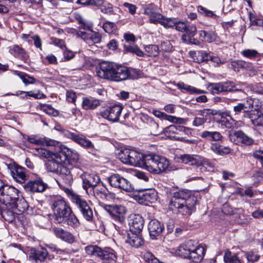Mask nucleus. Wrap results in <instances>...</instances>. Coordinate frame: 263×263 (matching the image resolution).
I'll use <instances>...</instances> for the list:
<instances>
[{
  "instance_id": "nucleus-1",
  "label": "nucleus",
  "mask_w": 263,
  "mask_h": 263,
  "mask_svg": "<svg viewBox=\"0 0 263 263\" xmlns=\"http://www.w3.org/2000/svg\"><path fill=\"white\" fill-rule=\"evenodd\" d=\"M96 73L101 78L115 82L137 79L141 76L139 70L108 61L101 62L97 67Z\"/></svg>"
},
{
  "instance_id": "nucleus-2",
  "label": "nucleus",
  "mask_w": 263,
  "mask_h": 263,
  "mask_svg": "<svg viewBox=\"0 0 263 263\" xmlns=\"http://www.w3.org/2000/svg\"><path fill=\"white\" fill-rule=\"evenodd\" d=\"M197 198L190 191L181 189L172 193L169 209L175 213L189 216L195 211Z\"/></svg>"
},
{
  "instance_id": "nucleus-3",
  "label": "nucleus",
  "mask_w": 263,
  "mask_h": 263,
  "mask_svg": "<svg viewBox=\"0 0 263 263\" xmlns=\"http://www.w3.org/2000/svg\"><path fill=\"white\" fill-rule=\"evenodd\" d=\"M56 223L65 224L74 229L80 226V222L73 213L69 204L62 197H57L51 206Z\"/></svg>"
},
{
  "instance_id": "nucleus-4",
  "label": "nucleus",
  "mask_w": 263,
  "mask_h": 263,
  "mask_svg": "<svg viewBox=\"0 0 263 263\" xmlns=\"http://www.w3.org/2000/svg\"><path fill=\"white\" fill-rule=\"evenodd\" d=\"M205 252L203 246L197 245L195 241L189 240L177 249H173L171 253L176 256L188 258L193 262H199L203 259Z\"/></svg>"
},
{
  "instance_id": "nucleus-5",
  "label": "nucleus",
  "mask_w": 263,
  "mask_h": 263,
  "mask_svg": "<svg viewBox=\"0 0 263 263\" xmlns=\"http://www.w3.org/2000/svg\"><path fill=\"white\" fill-rule=\"evenodd\" d=\"M58 184L71 201L76 205L83 217L87 221H92L93 212L89 203L80 196L76 194L70 187H66L60 182H58Z\"/></svg>"
},
{
  "instance_id": "nucleus-6",
  "label": "nucleus",
  "mask_w": 263,
  "mask_h": 263,
  "mask_svg": "<svg viewBox=\"0 0 263 263\" xmlns=\"http://www.w3.org/2000/svg\"><path fill=\"white\" fill-rule=\"evenodd\" d=\"M208 88L213 93L218 94L222 92L240 91L246 94L245 89H251V86L246 82H238L235 84L233 81H227L216 83H211Z\"/></svg>"
},
{
  "instance_id": "nucleus-7",
  "label": "nucleus",
  "mask_w": 263,
  "mask_h": 263,
  "mask_svg": "<svg viewBox=\"0 0 263 263\" xmlns=\"http://www.w3.org/2000/svg\"><path fill=\"white\" fill-rule=\"evenodd\" d=\"M144 162L143 168L151 173L157 174L165 171L170 165L167 159L158 155H145Z\"/></svg>"
},
{
  "instance_id": "nucleus-8",
  "label": "nucleus",
  "mask_w": 263,
  "mask_h": 263,
  "mask_svg": "<svg viewBox=\"0 0 263 263\" xmlns=\"http://www.w3.org/2000/svg\"><path fill=\"white\" fill-rule=\"evenodd\" d=\"M145 156L134 149L124 148L118 153V157L125 164L143 168L144 166Z\"/></svg>"
},
{
  "instance_id": "nucleus-9",
  "label": "nucleus",
  "mask_w": 263,
  "mask_h": 263,
  "mask_svg": "<svg viewBox=\"0 0 263 263\" xmlns=\"http://www.w3.org/2000/svg\"><path fill=\"white\" fill-rule=\"evenodd\" d=\"M18 198V190L12 186L6 185L0 192V202L5 206H15Z\"/></svg>"
},
{
  "instance_id": "nucleus-10",
  "label": "nucleus",
  "mask_w": 263,
  "mask_h": 263,
  "mask_svg": "<svg viewBox=\"0 0 263 263\" xmlns=\"http://www.w3.org/2000/svg\"><path fill=\"white\" fill-rule=\"evenodd\" d=\"M104 209L115 222L122 224L125 221L127 209L124 206L119 204H105Z\"/></svg>"
},
{
  "instance_id": "nucleus-11",
  "label": "nucleus",
  "mask_w": 263,
  "mask_h": 263,
  "mask_svg": "<svg viewBox=\"0 0 263 263\" xmlns=\"http://www.w3.org/2000/svg\"><path fill=\"white\" fill-rule=\"evenodd\" d=\"M108 182L112 187L127 192H130L134 190L130 182L127 179L117 174H113L108 177Z\"/></svg>"
},
{
  "instance_id": "nucleus-12",
  "label": "nucleus",
  "mask_w": 263,
  "mask_h": 263,
  "mask_svg": "<svg viewBox=\"0 0 263 263\" xmlns=\"http://www.w3.org/2000/svg\"><path fill=\"white\" fill-rule=\"evenodd\" d=\"M123 108L120 105H115L108 107L100 112V115L104 118L112 122H117L119 119Z\"/></svg>"
},
{
  "instance_id": "nucleus-13",
  "label": "nucleus",
  "mask_w": 263,
  "mask_h": 263,
  "mask_svg": "<svg viewBox=\"0 0 263 263\" xmlns=\"http://www.w3.org/2000/svg\"><path fill=\"white\" fill-rule=\"evenodd\" d=\"M77 35L89 45L99 43L101 41V35L92 30L89 31L79 30L77 31Z\"/></svg>"
},
{
  "instance_id": "nucleus-14",
  "label": "nucleus",
  "mask_w": 263,
  "mask_h": 263,
  "mask_svg": "<svg viewBox=\"0 0 263 263\" xmlns=\"http://www.w3.org/2000/svg\"><path fill=\"white\" fill-rule=\"evenodd\" d=\"M231 141L237 145H250L253 142L252 138L249 137L241 131H237L229 134Z\"/></svg>"
},
{
  "instance_id": "nucleus-15",
  "label": "nucleus",
  "mask_w": 263,
  "mask_h": 263,
  "mask_svg": "<svg viewBox=\"0 0 263 263\" xmlns=\"http://www.w3.org/2000/svg\"><path fill=\"white\" fill-rule=\"evenodd\" d=\"M78 144L87 149H93L94 146L92 142L88 139L85 136L76 131L70 134L69 138Z\"/></svg>"
},
{
  "instance_id": "nucleus-16",
  "label": "nucleus",
  "mask_w": 263,
  "mask_h": 263,
  "mask_svg": "<svg viewBox=\"0 0 263 263\" xmlns=\"http://www.w3.org/2000/svg\"><path fill=\"white\" fill-rule=\"evenodd\" d=\"M158 198L157 192L155 189H149L141 192L138 196L139 203L147 205L149 203H154Z\"/></svg>"
},
{
  "instance_id": "nucleus-17",
  "label": "nucleus",
  "mask_w": 263,
  "mask_h": 263,
  "mask_svg": "<svg viewBox=\"0 0 263 263\" xmlns=\"http://www.w3.org/2000/svg\"><path fill=\"white\" fill-rule=\"evenodd\" d=\"M47 187V184L40 177L35 180H30L24 185L26 191L31 192H43Z\"/></svg>"
},
{
  "instance_id": "nucleus-18",
  "label": "nucleus",
  "mask_w": 263,
  "mask_h": 263,
  "mask_svg": "<svg viewBox=\"0 0 263 263\" xmlns=\"http://www.w3.org/2000/svg\"><path fill=\"white\" fill-rule=\"evenodd\" d=\"M8 168L10 171L11 174L13 178L20 183L24 182L26 180V169L15 164H10Z\"/></svg>"
},
{
  "instance_id": "nucleus-19",
  "label": "nucleus",
  "mask_w": 263,
  "mask_h": 263,
  "mask_svg": "<svg viewBox=\"0 0 263 263\" xmlns=\"http://www.w3.org/2000/svg\"><path fill=\"white\" fill-rule=\"evenodd\" d=\"M144 226V220L139 214L131 215L129 220V230L131 232L141 233Z\"/></svg>"
},
{
  "instance_id": "nucleus-20",
  "label": "nucleus",
  "mask_w": 263,
  "mask_h": 263,
  "mask_svg": "<svg viewBox=\"0 0 263 263\" xmlns=\"http://www.w3.org/2000/svg\"><path fill=\"white\" fill-rule=\"evenodd\" d=\"M54 235L62 240L68 243L72 244L76 241L75 237L72 233L60 227H54L52 229Z\"/></svg>"
},
{
  "instance_id": "nucleus-21",
  "label": "nucleus",
  "mask_w": 263,
  "mask_h": 263,
  "mask_svg": "<svg viewBox=\"0 0 263 263\" xmlns=\"http://www.w3.org/2000/svg\"><path fill=\"white\" fill-rule=\"evenodd\" d=\"M81 177L83 181V187L86 191L88 188L96 186L100 181L99 177L93 174L84 173Z\"/></svg>"
},
{
  "instance_id": "nucleus-22",
  "label": "nucleus",
  "mask_w": 263,
  "mask_h": 263,
  "mask_svg": "<svg viewBox=\"0 0 263 263\" xmlns=\"http://www.w3.org/2000/svg\"><path fill=\"white\" fill-rule=\"evenodd\" d=\"M51 158V160H49L46 163V169L48 172H58L59 169L61 170L62 166H65L62 165V163H64L62 161L63 159L57 153Z\"/></svg>"
},
{
  "instance_id": "nucleus-23",
  "label": "nucleus",
  "mask_w": 263,
  "mask_h": 263,
  "mask_svg": "<svg viewBox=\"0 0 263 263\" xmlns=\"http://www.w3.org/2000/svg\"><path fill=\"white\" fill-rule=\"evenodd\" d=\"M48 255V253L46 249L41 246L30 250V257L32 258L36 263L44 261Z\"/></svg>"
},
{
  "instance_id": "nucleus-24",
  "label": "nucleus",
  "mask_w": 263,
  "mask_h": 263,
  "mask_svg": "<svg viewBox=\"0 0 263 263\" xmlns=\"http://www.w3.org/2000/svg\"><path fill=\"white\" fill-rule=\"evenodd\" d=\"M148 229L150 237L152 239H156L162 233L164 226L157 220L153 219L149 221Z\"/></svg>"
},
{
  "instance_id": "nucleus-25",
  "label": "nucleus",
  "mask_w": 263,
  "mask_h": 263,
  "mask_svg": "<svg viewBox=\"0 0 263 263\" xmlns=\"http://www.w3.org/2000/svg\"><path fill=\"white\" fill-rule=\"evenodd\" d=\"M99 258L103 263H115L117 256L115 251L110 248H105L101 251Z\"/></svg>"
},
{
  "instance_id": "nucleus-26",
  "label": "nucleus",
  "mask_w": 263,
  "mask_h": 263,
  "mask_svg": "<svg viewBox=\"0 0 263 263\" xmlns=\"http://www.w3.org/2000/svg\"><path fill=\"white\" fill-rule=\"evenodd\" d=\"M12 206H5V204H2L1 208L0 214L3 218L9 222L12 221L15 217V214L16 213V209L17 207V203L15 204L14 207Z\"/></svg>"
},
{
  "instance_id": "nucleus-27",
  "label": "nucleus",
  "mask_w": 263,
  "mask_h": 263,
  "mask_svg": "<svg viewBox=\"0 0 263 263\" xmlns=\"http://www.w3.org/2000/svg\"><path fill=\"white\" fill-rule=\"evenodd\" d=\"M245 252L242 251L232 254L230 252H226L224 260L226 263H243Z\"/></svg>"
},
{
  "instance_id": "nucleus-28",
  "label": "nucleus",
  "mask_w": 263,
  "mask_h": 263,
  "mask_svg": "<svg viewBox=\"0 0 263 263\" xmlns=\"http://www.w3.org/2000/svg\"><path fill=\"white\" fill-rule=\"evenodd\" d=\"M246 117L250 119L254 126L263 127V108L256 112L247 111Z\"/></svg>"
},
{
  "instance_id": "nucleus-29",
  "label": "nucleus",
  "mask_w": 263,
  "mask_h": 263,
  "mask_svg": "<svg viewBox=\"0 0 263 263\" xmlns=\"http://www.w3.org/2000/svg\"><path fill=\"white\" fill-rule=\"evenodd\" d=\"M28 140L31 143L36 145H46L47 146H56L59 144L58 141L47 137H43L37 139L34 137H29Z\"/></svg>"
},
{
  "instance_id": "nucleus-30",
  "label": "nucleus",
  "mask_w": 263,
  "mask_h": 263,
  "mask_svg": "<svg viewBox=\"0 0 263 263\" xmlns=\"http://www.w3.org/2000/svg\"><path fill=\"white\" fill-rule=\"evenodd\" d=\"M61 158L63 159L62 161L65 163V161L68 159L77 160L78 159L79 155L74 150L63 146L62 150L59 153H57Z\"/></svg>"
},
{
  "instance_id": "nucleus-31",
  "label": "nucleus",
  "mask_w": 263,
  "mask_h": 263,
  "mask_svg": "<svg viewBox=\"0 0 263 263\" xmlns=\"http://www.w3.org/2000/svg\"><path fill=\"white\" fill-rule=\"evenodd\" d=\"M126 242L135 248L140 247L144 243V240L141 233L134 232H131V234H128Z\"/></svg>"
},
{
  "instance_id": "nucleus-32",
  "label": "nucleus",
  "mask_w": 263,
  "mask_h": 263,
  "mask_svg": "<svg viewBox=\"0 0 263 263\" xmlns=\"http://www.w3.org/2000/svg\"><path fill=\"white\" fill-rule=\"evenodd\" d=\"M247 105L249 109H252L249 112H257L262 110L263 103L258 98H250L246 100Z\"/></svg>"
},
{
  "instance_id": "nucleus-33",
  "label": "nucleus",
  "mask_w": 263,
  "mask_h": 263,
  "mask_svg": "<svg viewBox=\"0 0 263 263\" xmlns=\"http://www.w3.org/2000/svg\"><path fill=\"white\" fill-rule=\"evenodd\" d=\"M168 130L170 133H175L176 135H182L190 136L192 135V130L188 127L179 125H172L168 127Z\"/></svg>"
},
{
  "instance_id": "nucleus-34",
  "label": "nucleus",
  "mask_w": 263,
  "mask_h": 263,
  "mask_svg": "<svg viewBox=\"0 0 263 263\" xmlns=\"http://www.w3.org/2000/svg\"><path fill=\"white\" fill-rule=\"evenodd\" d=\"M100 105L99 100L87 97L83 98L82 107L84 109H95Z\"/></svg>"
},
{
  "instance_id": "nucleus-35",
  "label": "nucleus",
  "mask_w": 263,
  "mask_h": 263,
  "mask_svg": "<svg viewBox=\"0 0 263 263\" xmlns=\"http://www.w3.org/2000/svg\"><path fill=\"white\" fill-rule=\"evenodd\" d=\"M61 178L63 182L70 185L73 181V177L71 174V171L65 166H62L61 168Z\"/></svg>"
},
{
  "instance_id": "nucleus-36",
  "label": "nucleus",
  "mask_w": 263,
  "mask_h": 263,
  "mask_svg": "<svg viewBox=\"0 0 263 263\" xmlns=\"http://www.w3.org/2000/svg\"><path fill=\"white\" fill-rule=\"evenodd\" d=\"M10 52L14 57L21 59L25 61L27 59L28 56L25 50L18 45H13L10 48Z\"/></svg>"
},
{
  "instance_id": "nucleus-37",
  "label": "nucleus",
  "mask_w": 263,
  "mask_h": 263,
  "mask_svg": "<svg viewBox=\"0 0 263 263\" xmlns=\"http://www.w3.org/2000/svg\"><path fill=\"white\" fill-rule=\"evenodd\" d=\"M177 86L180 89L184 90L191 94H202L205 93V91L196 88L194 87L184 84L183 82H179Z\"/></svg>"
},
{
  "instance_id": "nucleus-38",
  "label": "nucleus",
  "mask_w": 263,
  "mask_h": 263,
  "mask_svg": "<svg viewBox=\"0 0 263 263\" xmlns=\"http://www.w3.org/2000/svg\"><path fill=\"white\" fill-rule=\"evenodd\" d=\"M179 159L184 163L196 165L197 163H198V160L200 159V156L198 155L184 154L181 155L179 157Z\"/></svg>"
},
{
  "instance_id": "nucleus-39",
  "label": "nucleus",
  "mask_w": 263,
  "mask_h": 263,
  "mask_svg": "<svg viewBox=\"0 0 263 263\" xmlns=\"http://www.w3.org/2000/svg\"><path fill=\"white\" fill-rule=\"evenodd\" d=\"M199 33L201 40L206 42L211 43L214 41L216 38V34L213 31L201 30Z\"/></svg>"
},
{
  "instance_id": "nucleus-40",
  "label": "nucleus",
  "mask_w": 263,
  "mask_h": 263,
  "mask_svg": "<svg viewBox=\"0 0 263 263\" xmlns=\"http://www.w3.org/2000/svg\"><path fill=\"white\" fill-rule=\"evenodd\" d=\"M201 137L209 140L218 141L222 138L221 134L218 132L204 131L201 133Z\"/></svg>"
},
{
  "instance_id": "nucleus-41",
  "label": "nucleus",
  "mask_w": 263,
  "mask_h": 263,
  "mask_svg": "<svg viewBox=\"0 0 263 263\" xmlns=\"http://www.w3.org/2000/svg\"><path fill=\"white\" fill-rule=\"evenodd\" d=\"M102 249L96 245H89L85 248L86 253L90 256H95L99 258Z\"/></svg>"
},
{
  "instance_id": "nucleus-42",
  "label": "nucleus",
  "mask_w": 263,
  "mask_h": 263,
  "mask_svg": "<svg viewBox=\"0 0 263 263\" xmlns=\"http://www.w3.org/2000/svg\"><path fill=\"white\" fill-rule=\"evenodd\" d=\"M40 109L46 114L53 117H57L59 114V111L53 108L49 104H41L40 105Z\"/></svg>"
},
{
  "instance_id": "nucleus-43",
  "label": "nucleus",
  "mask_w": 263,
  "mask_h": 263,
  "mask_svg": "<svg viewBox=\"0 0 263 263\" xmlns=\"http://www.w3.org/2000/svg\"><path fill=\"white\" fill-rule=\"evenodd\" d=\"M77 20L79 24L80 30L82 31H89L92 30L93 24L92 23L86 21L82 17L79 16L77 18Z\"/></svg>"
},
{
  "instance_id": "nucleus-44",
  "label": "nucleus",
  "mask_w": 263,
  "mask_h": 263,
  "mask_svg": "<svg viewBox=\"0 0 263 263\" xmlns=\"http://www.w3.org/2000/svg\"><path fill=\"white\" fill-rule=\"evenodd\" d=\"M22 38L28 42L32 41L34 42V45L36 48L41 49L42 47V41L38 35L31 36L29 34H23Z\"/></svg>"
},
{
  "instance_id": "nucleus-45",
  "label": "nucleus",
  "mask_w": 263,
  "mask_h": 263,
  "mask_svg": "<svg viewBox=\"0 0 263 263\" xmlns=\"http://www.w3.org/2000/svg\"><path fill=\"white\" fill-rule=\"evenodd\" d=\"M199 54H200L202 57L201 60V61L204 60H211L217 65H219L221 63V60L218 57L209 55L208 53L203 51L199 52Z\"/></svg>"
},
{
  "instance_id": "nucleus-46",
  "label": "nucleus",
  "mask_w": 263,
  "mask_h": 263,
  "mask_svg": "<svg viewBox=\"0 0 263 263\" xmlns=\"http://www.w3.org/2000/svg\"><path fill=\"white\" fill-rule=\"evenodd\" d=\"M241 53L243 57L251 59L259 58L260 57V54L254 49H245Z\"/></svg>"
},
{
  "instance_id": "nucleus-47",
  "label": "nucleus",
  "mask_w": 263,
  "mask_h": 263,
  "mask_svg": "<svg viewBox=\"0 0 263 263\" xmlns=\"http://www.w3.org/2000/svg\"><path fill=\"white\" fill-rule=\"evenodd\" d=\"M36 155L42 158H49L53 156L55 153H52L43 148H36Z\"/></svg>"
},
{
  "instance_id": "nucleus-48",
  "label": "nucleus",
  "mask_w": 263,
  "mask_h": 263,
  "mask_svg": "<svg viewBox=\"0 0 263 263\" xmlns=\"http://www.w3.org/2000/svg\"><path fill=\"white\" fill-rule=\"evenodd\" d=\"M142 257L147 263H158V259L150 252L144 251L142 253Z\"/></svg>"
},
{
  "instance_id": "nucleus-49",
  "label": "nucleus",
  "mask_w": 263,
  "mask_h": 263,
  "mask_svg": "<svg viewBox=\"0 0 263 263\" xmlns=\"http://www.w3.org/2000/svg\"><path fill=\"white\" fill-rule=\"evenodd\" d=\"M145 52L148 56L156 57L159 54V47L156 45H149L145 48Z\"/></svg>"
},
{
  "instance_id": "nucleus-50",
  "label": "nucleus",
  "mask_w": 263,
  "mask_h": 263,
  "mask_svg": "<svg viewBox=\"0 0 263 263\" xmlns=\"http://www.w3.org/2000/svg\"><path fill=\"white\" fill-rule=\"evenodd\" d=\"M253 157L257 160V162H259L261 164L263 168V151H256L253 153ZM256 175L257 176L260 177L262 180H263V173H258Z\"/></svg>"
},
{
  "instance_id": "nucleus-51",
  "label": "nucleus",
  "mask_w": 263,
  "mask_h": 263,
  "mask_svg": "<svg viewBox=\"0 0 263 263\" xmlns=\"http://www.w3.org/2000/svg\"><path fill=\"white\" fill-rule=\"evenodd\" d=\"M18 93L19 95L25 94V97H26L27 96H28V97H33L36 99H43V98H46L45 95H44V93H43L40 91L34 93L32 91H28V92L21 91H20L19 92H18Z\"/></svg>"
},
{
  "instance_id": "nucleus-52",
  "label": "nucleus",
  "mask_w": 263,
  "mask_h": 263,
  "mask_svg": "<svg viewBox=\"0 0 263 263\" xmlns=\"http://www.w3.org/2000/svg\"><path fill=\"white\" fill-rule=\"evenodd\" d=\"M198 115H202V116H205L206 118L208 116H216L221 115L220 111L212 109H204L203 110H200L198 113Z\"/></svg>"
},
{
  "instance_id": "nucleus-53",
  "label": "nucleus",
  "mask_w": 263,
  "mask_h": 263,
  "mask_svg": "<svg viewBox=\"0 0 263 263\" xmlns=\"http://www.w3.org/2000/svg\"><path fill=\"white\" fill-rule=\"evenodd\" d=\"M157 12V8L155 5L153 4H148L144 8V14L147 15L149 17H151Z\"/></svg>"
},
{
  "instance_id": "nucleus-54",
  "label": "nucleus",
  "mask_w": 263,
  "mask_h": 263,
  "mask_svg": "<svg viewBox=\"0 0 263 263\" xmlns=\"http://www.w3.org/2000/svg\"><path fill=\"white\" fill-rule=\"evenodd\" d=\"M149 126L151 134L153 135H159L161 132V129L159 128L158 124L154 120H151L149 122Z\"/></svg>"
},
{
  "instance_id": "nucleus-55",
  "label": "nucleus",
  "mask_w": 263,
  "mask_h": 263,
  "mask_svg": "<svg viewBox=\"0 0 263 263\" xmlns=\"http://www.w3.org/2000/svg\"><path fill=\"white\" fill-rule=\"evenodd\" d=\"M244 258H247L249 262L254 263L257 261L259 258V256L252 252H245Z\"/></svg>"
},
{
  "instance_id": "nucleus-56",
  "label": "nucleus",
  "mask_w": 263,
  "mask_h": 263,
  "mask_svg": "<svg viewBox=\"0 0 263 263\" xmlns=\"http://www.w3.org/2000/svg\"><path fill=\"white\" fill-rule=\"evenodd\" d=\"M248 108V106H245V104L242 103H239L237 104L236 105L234 106L233 107V109L235 114H238L242 111H243L245 114V116H246L247 112L249 111L248 110H246V109Z\"/></svg>"
},
{
  "instance_id": "nucleus-57",
  "label": "nucleus",
  "mask_w": 263,
  "mask_h": 263,
  "mask_svg": "<svg viewBox=\"0 0 263 263\" xmlns=\"http://www.w3.org/2000/svg\"><path fill=\"white\" fill-rule=\"evenodd\" d=\"M199 117H196L194 118L192 124L194 126L198 127L202 125L206 121L205 116L199 115Z\"/></svg>"
},
{
  "instance_id": "nucleus-58",
  "label": "nucleus",
  "mask_w": 263,
  "mask_h": 263,
  "mask_svg": "<svg viewBox=\"0 0 263 263\" xmlns=\"http://www.w3.org/2000/svg\"><path fill=\"white\" fill-rule=\"evenodd\" d=\"M103 28L105 32L111 33L116 29V26L112 22H106L103 24Z\"/></svg>"
},
{
  "instance_id": "nucleus-59",
  "label": "nucleus",
  "mask_w": 263,
  "mask_h": 263,
  "mask_svg": "<svg viewBox=\"0 0 263 263\" xmlns=\"http://www.w3.org/2000/svg\"><path fill=\"white\" fill-rule=\"evenodd\" d=\"M54 129L58 132H60L65 138L68 139L72 133V132L64 128L60 124L56 125L54 126Z\"/></svg>"
},
{
  "instance_id": "nucleus-60",
  "label": "nucleus",
  "mask_w": 263,
  "mask_h": 263,
  "mask_svg": "<svg viewBox=\"0 0 263 263\" xmlns=\"http://www.w3.org/2000/svg\"><path fill=\"white\" fill-rule=\"evenodd\" d=\"M160 24L165 28H171L175 26V22L171 18L163 17L160 22Z\"/></svg>"
},
{
  "instance_id": "nucleus-61",
  "label": "nucleus",
  "mask_w": 263,
  "mask_h": 263,
  "mask_svg": "<svg viewBox=\"0 0 263 263\" xmlns=\"http://www.w3.org/2000/svg\"><path fill=\"white\" fill-rule=\"evenodd\" d=\"M102 6L103 7L101 8V11L103 13L110 15L113 14V8L112 5L105 2Z\"/></svg>"
},
{
  "instance_id": "nucleus-62",
  "label": "nucleus",
  "mask_w": 263,
  "mask_h": 263,
  "mask_svg": "<svg viewBox=\"0 0 263 263\" xmlns=\"http://www.w3.org/2000/svg\"><path fill=\"white\" fill-rule=\"evenodd\" d=\"M249 17L251 24L252 25L259 26H263V20L256 18V17L255 15L251 14H250Z\"/></svg>"
},
{
  "instance_id": "nucleus-63",
  "label": "nucleus",
  "mask_w": 263,
  "mask_h": 263,
  "mask_svg": "<svg viewBox=\"0 0 263 263\" xmlns=\"http://www.w3.org/2000/svg\"><path fill=\"white\" fill-rule=\"evenodd\" d=\"M160 48L162 50L166 52H170L172 51L173 46L170 41H165L161 43Z\"/></svg>"
},
{
  "instance_id": "nucleus-64",
  "label": "nucleus",
  "mask_w": 263,
  "mask_h": 263,
  "mask_svg": "<svg viewBox=\"0 0 263 263\" xmlns=\"http://www.w3.org/2000/svg\"><path fill=\"white\" fill-rule=\"evenodd\" d=\"M163 16L159 13L156 12L154 15H153L151 17L149 18V21L151 23L156 24L159 23L160 24V22L161 21Z\"/></svg>"
}]
</instances>
